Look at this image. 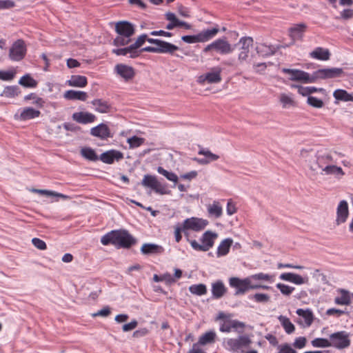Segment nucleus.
<instances>
[{
	"instance_id": "a211bd4d",
	"label": "nucleus",
	"mask_w": 353,
	"mask_h": 353,
	"mask_svg": "<svg viewBox=\"0 0 353 353\" xmlns=\"http://www.w3.org/2000/svg\"><path fill=\"white\" fill-rule=\"evenodd\" d=\"M123 158L122 152L115 150H110L103 152L99 159L103 163L112 164L114 161H119Z\"/></svg>"
},
{
	"instance_id": "49530a36",
	"label": "nucleus",
	"mask_w": 353,
	"mask_h": 353,
	"mask_svg": "<svg viewBox=\"0 0 353 353\" xmlns=\"http://www.w3.org/2000/svg\"><path fill=\"white\" fill-rule=\"evenodd\" d=\"M334 97L337 100L353 101V95L347 93L345 90H335Z\"/></svg>"
},
{
	"instance_id": "774afa93",
	"label": "nucleus",
	"mask_w": 353,
	"mask_h": 353,
	"mask_svg": "<svg viewBox=\"0 0 353 353\" xmlns=\"http://www.w3.org/2000/svg\"><path fill=\"white\" fill-rule=\"evenodd\" d=\"M188 353H207V352L203 348V346L196 342L192 345V348L188 351Z\"/></svg>"
},
{
	"instance_id": "8fccbe9b",
	"label": "nucleus",
	"mask_w": 353,
	"mask_h": 353,
	"mask_svg": "<svg viewBox=\"0 0 353 353\" xmlns=\"http://www.w3.org/2000/svg\"><path fill=\"white\" fill-rule=\"evenodd\" d=\"M199 155H203L205 158H207L210 163L215 161L219 159V156L212 153L210 150L207 148H201L198 152Z\"/></svg>"
},
{
	"instance_id": "f03ea898",
	"label": "nucleus",
	"mask_w": 353,
	"mask_h": 353,
	"mask_svg": "<svg viewBox=\"0 0 353 353\" xmlns=\"http://www.w3.org/2000/svg\"><path fill=\"white\" fill-rule=\"evenodd\" d=\"M252 341L247 335H240L236 338H225L223 341V348L231 353H239L251 344Z\"/></svg>"
},
{
	"instance_id": "39448f33",
	"label": "nucleus",
	"mask_w": 353,
	"mask_h": 353,
	"mask_svg": "<svg viewBox=\"0 0 353 353\" xmlns=\"http://www.w3.org/2000/svg\"><path fill=\"white\" fill-rule=\"evenodd\" d=\"M281 71L282 73L287 74L288 79L292 81H297L305 84L314 83L313 73L310 74L301 70L285 68H282Z\"/></svg>"
},
{
	"instance_id": "6e6552de",
	"label": "nucleus",
	"mask_w": 353,
	"mask_h": 353,
	"mask_svg": "<svg viewBox=\"0 0 353 353\" xmlns=\"http://www.w3.org/2000/svg\"><path fill=\"white\" fill-rule=\"evenodd\" d=\"M214 50L216 52L221 54H226L232 52L233 48L229 42L225 39H218L211 43L206 46L203 52L207 53L209 51Z\"/></svg>"
},
{
	"instance_id": "864d4df0",
	"label": "nucleus",
	"mask_w": 353,
	"mask_h": 353,
	"mask_svg": "<svg viewBox=\"0 0 353 353\" xmlns=\"http://www.w3.org/2000/svg\"><path fill=\"white\" fill-rule=\"evenodd\" d=\"M250 299L254 301L256 303H268L270 301V296L263 293H256L252 296H249Z\"/></svg>"
},
{
	"instance_id": "de8ad7c7",
	"label": "nucleus",
	"mask_w": 353,
	"mask_h": 353,
	"mask_svg": "<svg viewBox=\"0 0 353 353\" xmlns=\"http://www.w3.org/2000/svg\"><path fill=\"white\" fill-rule=\"evenodd\" d=\"M189 291L198 296H202L207 293V288L205 284H194L189 287Z\"/></svg>"
},
{
	"instance_id": "4d7b16f0",
	"label": "nucleus",
	"mask_w": 353,
	"mask_h": 353,
	"mask_svg": "<svg viewBox=\"0 0 353 353\" xmlns=\"http://www.w3.org/2000/svg\"><path fill=\"white\" fill-rule=\"evenodd\" d=\"M130 37H125L123 35H118L113 41V44L116 46H128L130 42Z\"/></svg>"
},
{
	"instance_id": "5fc2aeb1",
	"label": "nucleus",
	"mask_w": 353,
	"mask_h": 353,
	"mask_svg": "<svg viewBox=\"0 0 353 353\" xmlns=\"http://www.w3.org/2000/svg\"><path fill=\"white\" fill-rule=\"evenodd\" d=\"M239 43L241 45V50L250 51V48L253 44V39L250 37H243L240 39Z\"/></svg>"
},
{
	"instance_id": "7ed1b4c3",
	"label": "nucleus",
	"mask_w": 353,
	"mask_h": 353,
	"mask_svg": "<svg viewBox=\"0 0 353 353\" xmlns=\"http://www.w3.org/2000/svg\"><path fill=\"white\" fill-rule=\"evenodd\" d=\"M219 32L218 26L204 29L199 33L193 35H184L181 40L187 43H205L213 39Z\"/></svg>"
},
{
	"instance_id": "680f3d73",
	"label": "nucleus",
	"mask_w": 353,
	"mask_h": 353,
	"mask_svg": "<svg viewBox=\"0 0 353 353\" xmlns=\"http://www.w3.org/2000/svg\"><path fill=\"white\" fill-rule=\"evenodd\" d=\"M147 34H141L136 40V41L131 44L135 50H139V48H141L144 43L146 41Z\"/></svg>"
},
{
	"instance_id": "aec40b11",
	"label": "nucleus",
	"mask_w": 353,
	"mask_h": 353,
	"mask_svg": "<svg viewBox=\"0 0 353 353\" xmlns=\"http://www.w3.org/2000/svg\"><path fill=\"white\" fill-rule=\"evenodd\" d=\"M90 134L103 140L111 137L110 130L108 126L104 123H100L98 125L92 128L90 130Z\"/></svg>"
},
{
	"instance_id": "c756f323",
	"label": "nucleus",
	"mask_w": 353,
	"mask_h": 353,
	"mask_svg": "<svg viewBox=\"0 0 353 353\" xmlns=\"http://www.w3.org/2000/svg\"><path fill=\"white\" fill-rule=\"evenodd\" d=\"M279 49L277 46L274 45H267L265 43H259L256 48L257 53L262 57H270L273 55Z\"/></svg>"
},
{
	"instance_id": "f704fd0d",
	"label": "nucleus",
	"mask_w": 353,
	"mask_h": 353,
	"mask_svg": "<svg viewBox=\"0 0 353 353\" xmlns=\"http://www.w3.org/2000/svg\"><path fill=\"white\" fill-rule=\"evenodd\" d=\"M87 84V79L84 76L81 75H72L69 80H67L63 85L72 86V87H85Z\"/></svg>"
},
{
	"instance_id": "dca6fc26",
	"label": "nucleus",
	"mask_w": 353,
	"mask_h": 353,
	"mask_svg": "<svg viewBox=\"0 0 353 353\" xmlns=\"http://www.w3.org/2000/svg\"><path fill=\"white\" fill-rule=\"evenodd\" d=\"M40 114L39 110L28 107L19 110L14 117L18 120L27 121L37 118Z\"/></svg>"
},
{
	"instance_id": "79ce46f5",
	"label": "nucleus",
	"mask_w": 353,
	"mask_h": 353,
	"mask_svg": "<svg viewBox=\"0 0 353 353\" xmlns=\"http://www.w3.org/2000/svg\"><path fill=\"white\" fill-rule=\"evenodd\" d=\"M19 83L25 88H34L37 86V81L30 74H26L21 77Z\"/></svg>"
},
{
	"instance_id": "69168bd1",
	"label": "nucleus",
	"mask_w": 353,
	"mask_h": 353,
	"mask_svg": "<svg viewBox=\"0 0 353 353\" xmlns=\"http://www.w3.org/2000/svg\"><path fill=\"white\" fill-rule=\"evenodd\" d=\"M306 338L304 336H299L296 338L294 340V342L293 343V345L294 347L297 349H302L306 345Z\"/></svg>"
},
{
	"instance_id": "393cba45",
	"label": "nucleus",
	"mask_w": 353,
	"mask_h": 353,
	"mask_svg": "<svg viewBox=\"0 0 353 353\" xmlns=\"http://www.w3.org/2000/svg\"><path fill=\"white\" fill-rule=\"evenodd\" d=\"M317 90H299V93L303 95L309 94L307 99L308 105L315 108H321L324 105L323 101L317 97L310 95V94Z\"/></svg>"
},
{
	"instance_id": "7c9ffc66",
	"label": "nucleus",
	"mask_w": 353,
	"mask_h": 353,
	"mask_svg": "<svg viewBox=\"0 0 353 353\" xmlns=\"http://www.w3.org/2000/svg\"><path fill=\"white\" fill-rule=\"evenodd\" d=\"M115 69L117 72L125 80L132 79L134 75V68L124 64H118Z\"/></svg>"
},
{
	"instance_id": "1a4fd4ad",
	"label": "nucleus",
	"mask_w": 353,
	"mask_h": 353,
	"mask_svg": "<svg viewBox=\"0 0 353 353\" xmlns=\"http://www.w3.org/2000/svg\"><path fill=\"white\" fill-rule=\"evenodd\" d=\"M141 185L145 188H150L156 193L160 194H169L170 191L167 190L165 185H162L155 176L145 174L141 181Z\"/></svg>"
},
{
	"instance_id": "f257e3e1",
	"label": "nucleus",
	"mask_w": 353,
	"mask_h": 353,
	"mask_svg": "<svg viewBox=\"0 0 353 353\" xmlns=\"http://www.w3.org/2000/svg\"><path fill=\"white\" fill-rule=\"evenodd\" d=\"M135 242L134 238L125 230H112L101 239L103 245L112 244L117 248H130Z\"/></svg>"
},
{
	"instance_id": "3c124183",
	"label": "nucleus",
	"mask_w": 353,
	"mask_h": 353,
	"mask_svg": "<svg viewBox=\"0 0 353 353\" xmlns=\"http://www.w3.org/2000/svg\"><path fill=\"white\" fill-rule=\"evenodd\" d=\"M249 277H250L251 281L252 280H255V281L259 280V281H266L273 282V281H274L273 275H270V274H265L263 272H259L257 274H254L250 276Z\"/></svg>"
},
{
	"instance_id": "0eeeda50",
	"label": "nucleus",
	"mask_w": 353,
	"mask_h": 353,
	"mask_svg": "<svg viewBox=\"0 0 353 353\" xmlns=\"http://www.w3.org/2000/svg\"><path fill=\"white\" fill-rule=\"evenodd\" d=\"M330 347L342 350L350 345V334L345 331H339L330 335Z\"/></svg>"
},
{
	"instance_id": "6ab92c4d",
	"label": "nucleus",
	"mask_w": 353,
	"mask_h": 353,
	"mask_svg": "<svg viewBox=\"0 0 353 353\" xmlns=\"http://www.w3.org/2000/svg\"><path fill=\"white\" fill-rule=\"evenodd\" d=\"M72 119L81 124H88L94 122L96 116L88 112H77L72 114Z\"/></svg>"
},
{
	"instance_id": "f3484780",
	"label": "nucleus",
	"mask_w": 353,
	"mask_h": 353,
	"mask_svg": "<svg viewBox=\"0 0 353 353\" xmlns=\"http://www.w3.org/2000/svg\"><path fill=\"white\" fill-rule=\"evenodd\" d=\"M115 31L119 35L131 37L134 33V26L127 21H121L116 23Z\"/></svg>"
},
{
	"instance_id": "2eb2a0df",
	"label": "nucleus",
	"mask_w": 353,
	"mask_h": 353,
	"mask_svg": "<svg viewBox=\"0 0 353 353\" xmlns=\"http://www.w3.org/2000/svg\"><path fill=\"white\" fill-rule=\"evenodd\" d=\"M279 279L282 281L290 282L297 285L307 284L309 279L307 276H302L293 272H284L279 275Z\"/></svg>"
},
{
	"instance_id": "e433bc0d",
	"label": "nucleus",
	"mask_w": 353,
	"mask_h": 353,
	"mask_svg": "<svg viewBox=\"0 0 353 353\" xmlns=\"http://www.w3.org/2000/svg\"><path fill=\"white\" fill-rule=\"evenodd\" d=\"M306 26L305 23L296 24L289 29L290 37L294 39H300L303 37Z\"/></svg>"
},
{
	"instance_id": "09e8293b",
	"label": "nucleus",
	"mask_w": 353,
	"mask_h": 353,
	"mask_svg": "<svg viewBox=\"0 0 353 353\" xmlns=\"http://www.w3.org/2000/svg\"><path fill=\"white\" fill-rule=\"evenodd\" d=\"M157 172L160 174L164 176L168 181L176 183L178 181L177 175L172 172L165 170L163 167L159 166L157 168Z\"/></svg>"
},
{
	"instance_id": "0e129e2a",
	"label": "nucleus",
	"mask_w": 353,
	"mask_h": 353,
	"mask_svg": "<svg viewBox=\"0 0 353 353\" xmlns=\"http://www.w3.org/2000/svg\"><path fill=\"white\" fill-rule=\"evenodd\" d=\"M32 243L35 248L40 250H45L47 248L45 241L39 238H33Z\"/></svg>"
},
{
	"instance_id": "72a5a7b5",
	"label": "nucleus",
	"mask_w": 353,
	"mask_h": 353,
	"mask_svg": "<svg viewBox=\"0 0 353 353\" xmlns=\"http://www.w3.org/2000/svg\"><path fill=\"white\" fill-rule=\"evenodd\" d=\"M141 252L143 254H156L163 253L164 249L162 246L154 243H144L141 248Z\"/></svg>"
},
{
	"instance_id": "b1692460",
	"label": "nucleus",
	"mask_w": 353,
	"mask_h": 353,
	"mask_svg": "<svg viewBox=\"0 0 353 353\" xmlns=\"http://www.w3.org/2000/svg\"><path fill=\"white\" fill-rule=\"evenodd\" d=\"M112 52L117 56H125L130 59H134L140 56V51L135 50L131 44L127 47L112 49Z\"/></svg>"
},
{
	"instance_id": "c03bdc74",
	"label": "nucleus",
	"mask_w": 353,
	"mask_h": 353,
	"mask_svg": "<svg viewBox=\"0 0 353 353\" xmlns=\"http://www.w3.org/2000/svg\"><path fill=\"white\" fill-rule=\"evenodd\" d=\"M296 314L302 317L306 326H310L313 322V314L310 310L298 309Z\"/></svg>"
},
{
	"instance_id": "a18cd8bd",
	"label": "nucleus",
	"mask_w": 353,
	"mask_h": 353,
	"mask_svg": "<svg viewBox=\"0 0 353 353\" xmlns=\"http://www.w3.org/2000/svg\"><path fill=\"white\" fill-rule=\"evenodd\" d=\"M81 156L90 161H97L99 157H97L95 151L89 147H85L81 150Z\"/></svg>"
},
{
	"instance_id": "473e14b6",
	"label": "nucleus",
	"mask_w": 353,
	"mask_h": 353,
	"mask_svg": "<svg viewBox=\"0 0 353 353\" xmlns=\"http://www.w3.org/2000/svg\"><path fill=\"white\" fill-rule=\"evenodd\" d=\"M233 240L231 238L223 239L219 245L216 250V256L221 257L227 255L232 245Z\"/></svg>"
},
{
	"instance_id": "f8f14e48",
	"label": "nucleus",
	"mask_w": 353,
	"mask_h": 353,
	"mask_svg": "<svg viewBox=\"0 0 353 353\" xmlns=\"http://www.w3.org/2000/svg\"><path fill=\"white\" fill-rule=\"evenodd\" d=\"M208 224L206 219L198 217H191L185 219L183 222V232L186 234L187 230L199 232L203 230Z\"/></svg>"
},
{
	"instance_id": "9d476101",
	"label": "nucleus",
	"mask_w": 353,
	"mask_h": 353,
	"mask_svg": "<svg viewBox=\"0 0 353 353\" xmlns=\"http://www.w3.org/2000/svg\"><path fill=\"white\" fill-rule=\"evenodd\" d=\"M26 46L22 39H18L13 43L9 50V58L13 61H21L26 54Z\"/></svg>"
},
{
	"instance_id": "4be33fe9",
	"label": "nucleus",
	"mask_w": 353,
	"mask_h": 353,
	"mask_svg": "<svg viewBox=\"0 0 353 353\" xmlns=\"http://www.w3.org/2000/svg\"><path fill=\"white\" fill-rule=\"evenodd\" d=\"M228 288L221 280H216L211 284V292L213 299H219L227 292Z\"/></svg>"
},
{
	"instance_id": "c9c22d12",
	"label": "nucleus",
	"mask_w": 353,
	"mask_h": 353,
	"mask_svg": "<svg viewBox=\"0 0 353 353\" xmlns=\"http://www.w3.org/2000/svg\"><path fill=\"white\" fill-rule=\"evenodd\" d=\"M340 293L339 296L334 299V303L340 305H348L351 303L350 293L347 290L344 289H339L337 290Z\"/></svg>"
},
{
	"instance_id": "052dcab7",
	"label": "nucleus",
	"mask_w": 353,
	"mask_h": 353,
	"mask_svg": "<svg viewBox=\"0 0 353 353\" xmlns=\"http://www.w3.org/2000/svg\"><path fill=\"white\" fill-rule=\"evenodd\" d=\"M14 77V72L10 70H0V79L10 81Z\"/></svg>"
},
{
	"instance_id": "4c0bfd02",
	"label": "nucleus",
	"mask_w": 353,
	"mask_h": 353,
	"mask_svg": "<svg viewBox=\"0 0 353 353\" xmlns=\"http://www.w3.org/2000/svg\"><path fill=\"white\" fill-rule=\"evenodd\" d=\"M19 93V90H3L0 92V103H10L9 99L16 97Z\"/></svg>"
},
{
	"instance_id": "20e7f679",
	"label": "nucleus",
	"mask_w": 353,
	"mask_h": 353,
	"mask_svg": "<svg viewBox=\"0 0 353 353\" xmlns=\"http://www.w3.org/2000/svg\"><path fill=\"white\" fill-rule=\"evenodd\" d=\"M216 237V233L208 230L205 232L201 237L200 241L201 244L199 243L196 240H189L188 239V241L194 250L206 252L213 247Z\"/></svg>"
},
{
	"instance_id": "9b49d317",
	"label": "nucleus",
	"mask_w": 353,
	"mask_h": 353,
	"mask_svg": "<svg viewBox=\"0 0 353 353\" xmlns=\"http://www.w3.org/2000/svg\"><path fill=\"white\" fill-rule=\"evenodd\" d=\"M343 74V70L341 68H325L319 69L313 72L314 83L319 79H332L340 77Z\"/></svg>"
},
{
	"instance_id": "a878e982",
	"label": "nucleus",
	"mask_w": 353,
	"mask_h": 353,
	"mask_svg": "<svg viewBox=\"0 0 353 353\" xmlns=\"http://www.w3.org/2000/svg\"><path fill=\"white\" fill-rule=\"evenodd\" d=\"M221 80V69L219 68H214L210 72L199 77V81H206L208 83H217Z\"/></svg>"
},
{
	"instance_id": "2f4dec72",
	"label": "nucleus",
	"mask_w": 353,
	"mask_h": 353,
	"mask_svg": "<svg viewBox=\"0 0 353 353\" xmlns=\"http://www.w3.org/2000/svg\"><path fill=\"white\" fill-rule=\"evenodd\" d=\"M209 216L218 219L223 214V208L221 205L217 201H214L212 203L206 206Z\"/></svg>"
},
{
	"instance_id": "423d86ee",
	"label": "nucleus",
	"mask_w": 353,
	"mask_h": 353,
	"mask_svg": "<svg viewBox=\"0 0 353 353\" xmlns=\"http://www.w3.org/2000/svg\"><path fill=\"white\" fill-rule=\"evenodd\" d=\"M229 285L231 288H234L235 295L244 294L249 290H254V284H252L250 277L240 279L239 277H231L229 279Z\"/></svg>"
},
{
	"instance_id": "13d9d810",
	"label": "nucleus",
	"mask_w": 353,
	"mask_h": 353,
	"mask_svg": "<svg viewBox=\"0 0 353 353\" xmlns=\"http://www.w3.org/2000/svg\"><path fill=\"white\" fill-rule=\"evenodd\" d=\"M145 141V139L141 137L133 136L128 138L127 142L129 143L130 148H136L141 146Z\"/></svg>"
},
{
	"instance_id": "58836bf2",
	"label": "nucleus",
	"mask_w": 353,
	"mask_h": 353,
	"mask_svg": "<svg viewBox=\"0 0 353 353\" xmlns=\"http://www.w3.org/2000/svg\"><path fill=\"white\" fill-rule=\"evenodd\" d=\"M64 97L69 100H80L84 101L87 99V93L82 91L68 90L64 94Z\"/></svg>"
},
{
	"instance_id": "cd10ccee",
	"label": "nucleus",
	"mask_w": 353,
	"mask_h": 353,
	"mask_svg": "<svg viewBox=\"0 0 353 353\" xmlns=\"http://www.w3.org/2000/svg\"><path fill=\"white\" fill-rule=\"evenodd\" d=\"M310 57L319 61H327L330 59V52L327 48L316 47L310 52Z\"/></svg>"
},
{
	"instance_id": "e2e57ef3",
	"label": "nucleus",
	"mask_w": 353,
	"mask_h": 353,
	"mask_svg": "<svg viewBox=\"0 0 353 353\" xmlns=\"http://www.w3.org/2000/svg\"><path fill=\"white\" fill-rule=\"evenodd\" d=\"M232 319H227L223 321L219 327V330L221 332L229 333L231 332L232 327H231Z\"/></svg>"
},
{
	"instance_id": "a19ab883",
	"label": "nucleus",
	"mask_w": 353,
	"mask_h": 353,
	"mask_svg": "<svg viewBox=\"0 0 353 353\" xmlns=\"http://www.w3.org/2000/svg\"><path fill=\"white\" fill-rule=\"evenodd\" d=\"M26 101H29L30 103L34 105L37 108H42L45 103L43 98L40 97L36 93H30L24 97Z\"/></svg>"
},
{
	"instance_id": "37998d69",
	"label": "nucleus",
	"mask_w": 353,
	"mask_h": 353,
	"mask_svg": "<svg viewBox=\"0 0 353 353\" xmlns=\"http://www.w3.org/2000/svg\"><path fill=\"white\" fill-rule=\"evenodd\" d=\"M278 319L287 334H292L294 332L295 327L289 318L280 315L278 317Z\"/></svg>"
},
{
	"instance_id": "4468645a",
	"label": "nucleus",
	"mask_w": 353,
	"mask_h": 353,
	"mask_svg": "<svg viewBox=\"0 0 353 353\" xmlns=\"http://www.w3.org/2000/svg\"><path fill=\"white\" fill-rule=\"evenodd\" d=\"M349 216V207L347 201L342 200L341 201L338 206L336 208V224L339 225L342 223H344Z\"/></svg>"
},
{
	"instance_id": "5701e85b",
	"label": "nucleus",
	"mask_w": 353,
	"mask_h": 353,
	"mask_svg": "<svg viewBox=\"0 0 353 353\" xmlns=\"http://www.w3.org/2000/svg\"><path fill=\"white\" fill-rule=\"evenodd\" d=\"M217 339L216 332L214 330H208L202 334L198 339L197 343L203 347L212 345Z\"/></svg>"
},
{
	"instance_id": "bf43d9fd",
	"label": "nucleus",
	"mask_w": 353,
	"mask_h": 353,
	"mask_svg": "<svg viewBox=\"0 0 353 353\" xmlns=\"http://www.w3.org/2000/svg\"><path fill=\"white\" fill-rule=\"evenodd\" d=\"M276 287L280 290L281 293L285 296L290 295L295 290V288L281 283H277Z\"/></svg>"
},
{
	"instance_id": "6e6d98bb",
	"label": "nucleus",
	"mask_w": 353,
	"mask_h": 353,
	"mask_svg": "<svg viewBox=\"0 0 353 353\" xmlns=\"http://www.w3.org/2000/svg\"><path fill=\"white\" fill-rule=\"evenodd\" d=\"M311 343L314 347H330V344L329 342V339H323V338H316L311 341Z\"/></svg>"
},
{
	"instance_id": "603ef678",
	"label": "nucleus",
	"mask_w": 353,
	"mask_h": 353,
	"mask_svg": "<svg viewBox=\"0 0 353 353\" xmlns=\"http://www.w3.org/2000/svg\"><path fill=\"white\" fill-rule=\"evenodd\" d=\"M176 27H183L187 30L191 28V25L185 21H180L179 19H176L172 23H168L166 26V29L172 30Z\"/></svg>"
},
{
	"instance_id": "ddd939ff",
	"label": "nucleus",
	"mask_w": 353,
	"mask_h": 353,
	"mask_svg": "<svg viewBox=\"0 0 353 353\" xmlns=\"http://www.w3.org/2000/svg\"><path fill=\"white\" fill-rule=\"evenodd\" d=\"M333 163V158L330 154L318 155L308 160V166L312 171H316L319 168L323 172L326 165Z\"/></svg>"
},
{
	"instance_id": "bb28decb",
	"label": "nucleus",
	"mask_w": 353,
	"mask_h": 353,
	"mask_svg": "<svg viewBox=\"0 0 353 353\" xmlns=\"http://www.w3.org/2000/svg\"><path fill=\"white\" fill-rule=\"evenodd\" d=\"M321 174L332 175L337 179H341L345 175V172L341 167L332 165H326L321 172Z\"/></svg>"
},
{
	"instance_id": "ea45409f",
	"label": "nucleus",
	"mask_w": 353,
	"mask_h": 353,
	"mask_svg": "<svg viewBox=\"0 0 353 353\" xmlns=\"http://www.w3.org/2000/svg\"><path fill=\"white\" fill-rule=\"evenodd\" d=\"M92 104L94 110L100 113H107L110 108V105L102 99H94L92 101Z\"/></svg>"
},
{
	"instance_id": "338daca9",
	"label": "nucleus",
	"mask_w": 353,
	"mask_h": 353,
	"mask_svg": "<svg viewBox=\"0 0 353 353\" xmlns=\"http://www.w3.org/2000/svg\"><path fill=\"white\" fill-rule=\"evenodd\" d=\"M279 353H296V352L289 344L285 343L279 345Z\"/></svg>"
},
{
	"instance_id": "c85d7f7f",
	"label": "nucleus",
	"mask_w": 353,
	"mask_h": 353,
	"mask_svg": "<svg viewBox=\"0 0 353 353\" xmlns=\"http://www.w3.org/2000/svg\"><path fill=\"white\" fill-rule=\"evenodd\" d=\"M279 102L284 109L294 108L297 105L294 95L291 93H283L279 96Z\"/></svg>"
},
{
	"instance_id": "412c9836",
	"label": "nucleus",
	"mask_w": 353,
	"mask_h": 353,
	"mask_svg": "<svg viewBox=\"0 0 353 353\" xmlns=\"http://www.w3.org/2000/svg\"><path fill=\"white\" fill-rule=\"evenodd\" d=\"M154 45L155 53L172 54L179 49L176 46L161 39H158Z\"/></svg>"
}]
</instances>
